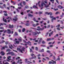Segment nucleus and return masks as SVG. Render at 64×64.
Returning a JSON list of instances; mask_svg holds the SVG:
<instances>
[{
	"instance_id": "c85d7f7f",
	"label": "nucleus",
	"mask_w": 64,
	"mask_h": 64,
	"mask_svg": "<svg viewBox=\"0 0 64 64\" xmlns=\"http://www.w3.org/2000/svg\"><path fill=\"white\" fill-rule=\"evenodd\" d=\"M25 28H24L22 30V32H25Z\"/></svg>"
},
{
	"instance_id": "b1692460",
	"label": "nucleus",
	"mask_w": 64,
	"mask_h": 64,
	"mask_svg": "<svg viewBox=\"0 0 64 64\" xmlns=\"http://www.w3.org/2000/svg\"><path fill=\"white\" fill-rule=\"evenodd\" d=\"M18 35V33L17 32H15L14 35V36H17Z\"/></svg>"
},
{
	"instance_id": "bb28decb",
	"label": "nucleus",
	"mask_w": 64,
	"mask_h": 64,
	"mask_svg": "<svg viewBox=\"0 0 64 64\" xmlns=\"http://www.w3.org/2000/svg\"><path fill=\"white\" fill-rule=\"evenodd\" d=\"M26 25L27 26H29L30 25V24L29 23H27L26 24Z\"/></svg>"
},
{
	"instance_id": "412c9836",
	"label": "nucleus",
	"mask_w": 64,
	"mask_h": 64,
	"mask_svg": "<svg viewBox=\"0 0 64 64\" xmlns=\"http://www.w3.org/2000/svg\"><path fill=\"white\" fill-rule=\"evenodd\" d=\"M34 21H35V22H38V20H36L35 19V18H34V20H33Z\"/></svg>"
},
{
	"instance_id": "a19ab883",
	"label": "nucleus",
	"mask_w": 64,
	"mask_h": 64,
	"mask_svg": "<svg viewBox=\"0 0 64 64\" xmlns=\"http://www.w3.org/2000/svg\"><path fill=\"white\" fill-rule=\"evenodd\" d=\"M31 56H34L35 55L34 54H30Z\"/></svg>"
},
{
	"instance_id": "a878e982",
	"label": "nucleus",
	"mask_w": 64,
	"mask_h": 64,
	"mask_svg": "<svg viewBox=\"0 0 64 64\" xmlns=\"http://www.w3.org/2000/svg\"><path fill=\"white\" fill-rule=\"evenodd\" d=\"M33 8H36L37 9H38V7H37V6L34 5L33 6Z\"/></svg>"
},
{
	"instance_id": "6ab92c4d",
	"label": "nucleus",
	"mask_w": 64,
	"mask_h": 64,
	"mask_svg": "<svg viewBox=\"0 0 64 64\" xmlns=\"http://www.w3.org/2000/svg\"><path fill=\"white\" fill-rule=\"evenodd\" d=\"M40 1H39V2H38V4H36V6H37V5L38 4L39 7H40Z\"/></svg>"
},
{
	"instance_id": "dca6fc26",
	"label": "nucleus",
	"mask_w": 64,
	"mask_h": 64,
	"mask_svg": "<svg viewBox=\"0 0 64 64\" xmlns=\"http://www.w3.org/2000/svg\"><path fill=\"white\" fill-rule=\"evenodd\" d=\"M22 60L21 59H20V60H18V63H20L21 64H22V62H20V61H22Z\"/></svg>"
},
{
	"instance_id": "c756f323",
	"label": "nucleus",
	"mask_w": 64,
	"mask_h": 64,
	"mask_svg": "<svg viewBox=\"0 0 64 64\" xmlns=\"http://www.w3.org/2000/svg\"><path fill=\"white\" fill-rule=\"evenodd\" d=\"M6 19H10L12 20L11 18V17H8V18H6Z\"/></svg>"
},
{
	"instance_id": "338daca9",
	"label": "nucleus",
	"mask_w": 64,
	"mask_h": 64,
	"mask_svg": "<svg viewBox=\"0 0 64 64\" xmlns=\"http://www.w3.org/2000/svg\"><path fill=\"white\" fill-rule=\"evenodd\" d=\"M23 4H24V5H25V3H26L25 2H23Z\"/></svg>"
},
{
	"instance_id": "7ed1b4c3",
	"label": "nucleus",
	"mask_w": 64,
	"mask_h": 64,
	"mask_svg": "<svg viewBox=\"0 0 64 64\" xmlns=\"http://www.w3.org/2000/svg\"><path fill=\"white\" fill-rule=\"evenodd\" d=\"M7 55H10L11 54L12 56H13L14 55H15V53H14V52H9L8 54H7Z\"/></svg>"
},
{
	"instance_id": "a18cd8bd",
	"label": "nucleus",
	"mask_w": 64,
	"mask_h": 64,
	"mask_svg": "<svg viewBox=\"0 0 64 64\" xmlns=\"http://www.w3.org/2000/svg\"><path fill=\"white\" fill-rule=\"evenodd\" d=\"M51 2H52V3H53V2H54V0H50Z\"/></svg>"
},
{
	"instance_id": "f3484780",
	"label": "nucleus",
	"mask_w": 64,
	"mask_h": 64,
	"mask_svg": "<svg viewBox=\"0 0 64 64\" xmlns=\"http://www.w3.org/2000/svg\"><path fill=\"white\" fill-rule=\"evenodd\" d=\"M23 41L24 42H25V43H28V44H29V43H31V42H30L29 41H28V42H26V41H25V40H23Z\"/></svg>"
},
{
	"instance_id": "9d476101",
	"label": "nucleus",
	"mask_w": 64,
	"mask_h": 64,
	"mask_svg": "<svg viewBox=\"0 0 64 64\" xmlns=\"http://www.w3.org/2000/svg\"><path fill=\"white\" fill-rule=\"evenodd\" d=\"M6 60H4V61L3 62V63L4 64H9V63H8V62H6Z\"/></svg>"
},
{
	"instance_id": "8fccbe9b",
	"label": "nucleus",
	"mask_w": 64,
	"mask_h": 64,
	"mask_svg": "<svg viewBox=\"0 0 64 64\" xmlns=\"http://www.w3.org/2000/svg\"><path fill=\"white\" fill-rule=\"evenodd\" d=\"M3 49H5V47H2V48H1V50H3Z\"/></svg>"
},
{
	"instance_id": "13d9d810",
	"label": "nucleus",
	"mask_w": 64,
	"mask_h": 64,
	"mask_svg": "<svg viewBox=\"0 0 64 64\" xmlns=\"http://www.w3.org/2000/svg\"><path fill=\"white\" fill-rule=\"evenodd\" d=\"M12 64H16L15 63V62H14L12 63Z\"/></svg>"
},
{
	"instance_id": "f704fd0d",
	"label": "nucleus",
	"mask_w": 64,
	"mask_h": 64,
	"mask_svg": "<svg viewBox=\"0 0 64 64\" xmlns=\"http://www.w3.org/2000/svg\"><path fill=\"white\" fill-rule=\"evenodd\" d=\"M16 42L17 44H19V42L18 41H16Z\"/></svg>"
},
{
	"instance_id": "20e7f679",
	"label": "nucleus",
	"mask_w": 64,
	"mask_h": 64,
	"mask_svg": "<svg viewBox=\"0 0 64 64\" xmlns=\"http://www.w3.org/2000/svg\"><path fill=\"white\" fill-rule=\"evenodd\" d=\"M18 16L17 15H16V16H15L14 18L13 19V20H14V21H17V17Z\"/></svg>"
},
{
	"instance_id": "473e14b6",
	"label": "nucleus",
	"mask_w": 64,
	"mask_h": 64,
	"mask_svg": "<svg viewBox=\"0 0 64 64\" xmlns=\"http://www.w3.org/2000/svg\"><path fill=\"white\" fill-rule=\"evenodd\" d=\"M32 26H34V27H35L36 26V25L35 24H33L32 25Z\"/></svg>"
},
{
	"instance_id": "5701e85b",
	"label": "nucleus",
	"mask_w": 64,
	"mask_h": 64,
	"mask_svg": "<svg viewBox=\"0 0 64 64\" xmlns=\"http://www.w3.org/2000/svg\"><path fill=\"white\" fill-rule=\"evenodd\" d=\"M3 20L5 22H7V20L5 19H4V18H3Z\"/></svg>"
},
{
	"instance_id": "ddd939ff",
	"label": "nucleus",
	"mask_w": 64,
	"mask_h": 64,
	"mask_svg": "<svg viewBox=\"0 0 64 64\" xmlns=\"http://www.w3.org/2000/svg\"><path fill=\"white\" fill-rule=\"evenodd\" d=\"M7 31H8V34H11V30H10V29H8L7 30Z\"/></svg>"
},
{
	"instance_id": "6e6d98bb",
	"label": "nucleus",
	"mask_w": 64,
	"mask_h": 64,
	"mask_svg": "<svg viewBox=\"0 0 64 64\" xmlns=\"http://www.w3.org/2000/svg\"><path fill=\"white\" fill-rule=\"evenodd\" d=\"M63 56V54H62L60 55V56H58V57H60V56Z\"/></svg>"
},
{
	"instance_id": "1a4fd4ad",
	"label": "nucleus",
	"mask_w": 64,
	"mask_h": 64,
	"mask_svg": "<svg viewBox=\"0 0 64 64\" xmlns=\"http://www.w3.org/2000/svg\"><path fill=\"white\" fill-rule=\"evenodd\" d=\"M0 54H2V56L4 55H5V52H4L3 51H2L0 53Z\"/></svg>"
},
{
	"instance_id": "aec40b11",
	"label": "nucleus",
	"mask_w": 64,
	"mask_h": 64,
	"mask_svg": "<svg viewBox=\"0 0 64 64\" xmlns=\"http://www.w3.org/2000/svg\"><path fill=\"white\" fill-rule=\"evenodd\" d=\"M28 16L29 17H33V15H32V14H28Z\"/></svg>"
},
{
	"instance_id": "6e6552de",
	"label": "nucleus",
	"mask_w": 64,
	"mask_h": 64,
	"mask_svg": "<svg viewBox=\"0 0 64 64\" xmlns=\"http://www.w3.org/2000/svg\"><path fill=\"white\" fill-rule=\"evenodd\" d=\"M50 18H52V22H53V20H54H54H56V18L55 17H54L53 16H50Z\"/></svg>"
},
{
	"instance_id": "3c124183",
	"label": "nucleus",
	"mask_w": 64,
	"mask_h": 64,
	"mask_svg": "<svg viewBox=\"0 0 64 64\" xmlns=\"http://www.w3.org/2000/svg\"><path fill=\"white\" fill-rule=\"evenodd\" d=\"M30 52H32V49H31L30 48Z\"/></svg>"
},
{
	"instance_id": "e2e57ef3",
	"label": "nucleus",
	"mask_w": 64,
	"mask_h": 64,
	"mask_svg": "<svg viewBox=\"0 0 64 64\" xmlns=\"http://www.w3.org/2000/svg\"><path fill=\"white\" fill-rule=\"evenodd\" d=\"M36 56H38V57H39V56H41V54H38V55H36Z\"/></svg>"
},
{
	"instance_id": "4be33fe9",
	"label": "nucleus",
	"mask_w": 64,
	"mask_h": 64,
	"mask_svg": "<svg viewBox=\"0 0 64 64\" xmlns=\"http://www.w3.org/2000/svg\"><path fill=\"white\" fill-rule=\"evenodd\" d=\"M32 33L34 34V35H36L37 34V32H36H36H32Z\"/></svg>"
},
{
	"instance_id": "4d7b16f0",
	"label": "nucleus",
	"mask_w": 64,
	"mask_h": 64,
	"mask_svg": "<svg viewBox=\"0 0 64 64\" xmlns=\"http://www.w3.org/2000/svg\"><path fill=\"white\" fill-rule=\"evenodd\" d=\"M4 25V24L0 23V25H1H1Z\"/></svg>"
},
{
	"instance_id": "680f3d73",
	"label": "nucleus",
	"mask_w": 64,
	"mask_h": 64,
	"mask_svg": "<svg viewBox=\"0 0 64 64\" xmlns=\"http://www.w3.org/2000/svg\"><path fill=\"white\" fill-rule=\"evenodd\" d=\"M60 9H62V8H63V6H60Z\"/></svg>"
},
{
	"instance_id": "9b49d317",
	"label": "nucleus",
	"mask_w": 64,
	"mask_h": 64,
	"mask_svg": "<svg viewBox=\"0 0 64 64\" xmlns=\"http://www.w3.org/2000/svg\"><path fill=\"white\" fill-rule=\"evenodd\" d=\"M36 58V56H35L34 57H32L31 58H29V60H30V61H31V59H35V58Z\"/></svg>"
},
{
	"instance_id": "393cba45",
	"label": "nucleus",
	"mask_w": 64,
	"mask_h": 64,
	"mask_svg": "<svg viewBox=\"0 0 64 64\" xmlns=\"http://www.w3.org/2000/svg\"><path fill=\"white\" fill-rule=\"evenodd\" d=\"M10 48V49H12V47H13V46H12V44H11L10 45H9V46Z\"/></svg>"
},
{
	"instance_id": "f257e3e1",
	"label": "nucleus",
	"mask_w": 64,
	"mask_h": 64,
	"mask_svg": "<svg viewBox=\"0 0 64 64\" xmlns=\"http://www.w3.org/2000/svg\"><path fill=\"white\" fill-rule=\"evenodd\" d=\"M25 48L23 47L22 48V50L20 49V48H17V50H18L19 51H20L21 53H23L25 51Z\"/></svg>"
},
{
	"instance_id": "423d86ee",
	"label": "nucleus",
	"mask_w": 64,
	"mask_h": 64,
	"mask_svg": "<svg viewBox=\"0 0 64 64\" xmlns=\"http://www.w3.org/2000/svg\"><path fill=\"white\" fill-rule=\"evenodd\" d=\"M39 39H40V40H39V42H38V44H40L41 43V42L42 41V38H38V40H39Z\"/></svg>"
},
{
	"instance_id": "0e129e2a",
	"label": "nucleus",
	"mask_w": 64,
	"mask_h": 64,
	"mask_svg": "<svg viewBox=\"0 0 64 64\" xmlns=\"http://www.w3.org/2000/svg\"><path fill=\"white\" fill-rule=\"evenodd\" d=\"M54 38H51V40H54Z\"/></svg>"
},
{
	"instance_id": "69168bd1",
	"label": "nucleus",
	"mask_w": 64,
	"mask_h": 64,
	"mask_svg": "<svg viewBox=\"0 0 64 64\" xmlns=\"http://www.w3.org/2000/svg\"><path fill=\"white\" fill-rule=\"evenodd\" d=\"M47 52L48 53H50V51L49 50L47 51Z\"/></svg>"
},
{
	"instance_id": "f03ea898",
	"label": "nucleus",
	"mask_w": 64,
	"mask_h": 64,
	"mask_svg": "<svg viewBox=\"0 0 64 64\" xmlns=\"http://www.w3.org/2000/svg\"><path fill=\"white\" fill-rule=\"evenodd\" d=\"M44 5L46 8H47V7L49 6V5H48L46 6L45 4L42 2L41 4V6L42 7H43Z\"/></svg>"
},
{
	"instance_id": "2eb2a0df",
	"label": "nucleus",
	"mask_w": 64,
	"mask_h": 64,
	"mask_svg": "<svg viewBox=\"0 0 64 64\" xmlns=\"http://www.w3.org/2000/svg\"><path fill=\"white\" fill-rule=\"evenodd\" d=\"M9 26H10L9 28H13L14 27V26L13 24L12 25V26L10 24H9Z\"/></svg>"
},
{
	"instance_id": "c9c22d12",
	"label": "nucleus",
	"mask_w": 64,
	"mask_h": 64,
	"mask_svg": "<svg viewBox=\"0 0 64 64\" xmlns=\"http://www.w3.org/2000/svg\"><path fill=\"white\" fill-rule=\"evenodd\" d=\"M5 42L4 40H2V42H0V44H1L2 43H3L4 42Z\"/></svg>"
},
{
	"instance_id": "0eeeda50",
	"label": "nucleus",
	"mask_w": 64,
	"mask_h": 64,
	"mask_svg": "<svg viewBox=\"0 0 64 64\" xmlns=\"http://www.w3.org/2000/svg\"><path fill=\"white\" fill-rule=\"evenodd\" d=\"M8 59H7L6 60L7 61H9V60H11V58H11V56H8Z\"/></svg>"
},
{
	"instance_id": "774afa93",
	"label": "nucleus",
	"mask_w": 64,
	"mask_h": 64,
	"mask_svg": "<svg viewBox=\"0 0 64 64\" xmlns=\"http://www.w3.org/2000/svg\"><path fill=\"white\" fill-rule=\"evenodd\" d=\"M18 31L19 32H21V30L19 29L18 30Z\"/></svg>"
},
{
	"instance_id": "ea45409f",
	"label": "nucleus",
	"mask_w": 64,
	"mask_h": 64,
	"mask_svg": "<svg viewBox=\"0 0 64 64\" xmlns=\"http://www.w3.org/2000/svg\"><path fill=\"white\" fill-rule=\"evenodd\" d=\"M59 13H60V12H57L56 13V14H59Z\"/></svg>"
},
{
	"instance_id": "49530a36",
	"label": "nucleus",
	"mask_w": 64,
	"mask_h": 64,
	"mask_svg": "<svg viewBox=\"0 0 64 64\" xmlns=\"http://www.w3.org/2000/svg\"><path fill=\"white\" fill-rule=\"evenodd\" d=\"M53 32H54L53 31H52V32H51L50 33V34L51 35H52Z\"/></svg>"
},
{
	"instance_id": "bf43d9fd",
	"label": "nucleus",
	"mask_w": 64,
	"mask_h": 64,
	"mask_svg": "<svg viewBox=\"0 0 64 64\" xmlns=\"http://www.w3.org/2000/svg\"><path fill=\"white\" fill-rule=\"evenodd\" d=\"M57 29H58V30L59 31H60V29L59 28H57Z\"/></svg>"
},
{
	"instance_id": "2f4dec72",
	"label": "nucleus",
	"mask_w": 64,
	"mask_h": 64,
	"mask_svg": "<svg viewBox=\"0 0 64 64\" xmlns=\"http://www.w3.org/2000/svg\"><path fill=\"white\" fill-rule=\"evenodd\" d=\"M44 49H42L41 51H40L39 50V52H44Z\"/></svg>"
},
{
	"instance_id": "864d4df0",
	"label": "nucleus",
	"mask_w": 64,
	"mask_h": 64,
	"mask_svg": "<svg viewBox=\"0 0 64 64\" xmlns=\"http://www.w3.org/2000/svg\"><path fill=\"white\" fill-rule=\"evenodd\" d=\"M29 7H28V6H26V8H28Z\"/></svg>"
},
{
	"instance_id": "7c9ffc66",
	"label": "nucleus",
	"mask_w": 64,
	"mask_h": 64,
	"mask_svg": "<svg viewBox=\"0 0 64 64\" xmlns=\"http://www.w3.org/2000/svg\"><path fill=\"white\" fill-rule=\"evenodd\" d=\"M22 2H21L20 4V5L21 6V7H23V6L22 5Z\"/></svg>"
},
{
	"instance_id": "052dcab7",
	"label": "nucleus",
	"mask_w": 64,
	"mask_h": 64,
	"mask_svg": "<svg viewBox=\"0 0 64 64\" xmlns=\"http://www.w3.org/2000/svg\"><path fill=\"white\" fill-rule=\"evenodd\" d=\"M16 10L17 11V12H19V10H18V9H16Z\"/></svg>"
},
{
	"instance_id": "72a5a7b5",
	"label": "nucleus",
	"mask_w": 64,
	"mask_h": 64,
	"mask_svg": "<svg viewBox=\"0 0 64 64\" xmlns=\"http://www.w3.org/2000/svg\"><path fill=\"white\" fill-rule=\"evenodd\" d=\"M11 50H10V49H8L7 50H6V52H8V51H10Z\"/></svg>"
},
{
	"instance_id": "58836bf2",
	"label": "nucleus",
	"mask_w": 64,
	"mask_h": 64,
	"mask_svg": "<svg viewBox=\"0 0 64 64\" xmlns=\"http://www.w3.org/2000/svg\"><path fill=\"white\" fill-rule=\"evenodd\" d=\"M38 48H37V47H36V51H38Z\"/></svg>"
},
{
	"instance_id": "cd10ccee",
	"label": "nucleus",
	"mask_w": 64,
	"mask_h": 64,
	"mask_svg": "<svg viewBox=\"0 0 64 64\" xmlns=\"http://www.w3.org/2000/svg\"><path fill=\"white\" fill-rule=\"evenodd\" d=\"M22 38H19L18 39V40L20 41H22Z\"/></svg>"
},
{
	"instance_id": "4c0bfd02",
	"label": "nucleus",
	"mask_w": 64,
	"mask_h": 64,
	"mask_svg": "<svg viewBox=\"0 0 64 64\" xmlns=\"http://www.w3.org/2000/svg\"><path fill=\"white\" fill-rule=\"evenodd\" d=\"M50 40H51V38H50L47 39V41H50Z\"/></svg>"
},
{
	"instance_id": "4468645a",
	"label": "nucleus",
	"mask_w": 64,
	"mask_h": 64,
	"mask_svg": "<svg viewBox=\"0 0 64 64\" xmlns=\"http://www.w3.org/2000/svg\"><path fill=\"white\" fill-rule=\"evenodd\" d=\"M46 14H48V15H49V14H50V15H52V12H49L48 13L46 12Z\"/></svg>"
},
{
	"instance_id": "c03bdc74",
	"label": "nucleus",
	"mask_w": 64,
	"mask_h": 64,
	"mask_svg": "<svg viewBox=\"0 0 64 64\" xmlns=\"http://www.w3.org/2000/svg\"><path fill=\"white\" fill-rule=\"evenodd\" d=\"M42 12H39V14H42Z\"/></svg>"
},
{
	"instance_id": "de8ad7c7",
	"label": "nucleus",
	"mask_w": 64,
	"mask_h": 64,
	"mask_svg": "<svg viewBox=\"0 0 64 64\" xmlns=\"http://www.w3.org/2000/svg\"><path fill=\"white\" fill-rule=\"evenodd\" d=\"M60 24H58V25H57L56 26V27H59L60 26Z\"/></svg>"
},
{
	"instance_id": "f8f14e48",
	"label": "nucleus",
	"mask_w": 64,
	"mask_h": 64,
	"mask_svg": "<svg viewBox=\"0 0 64 64\" xmlns=\"http://www.w3.org/2000/svg\"><path fill=\"white\" fill-rule=\"evenodd\" d=\"M3 12H4V13H5H5L4 14V15H5V16H7V15H8V14H7V13H6V12H7V11H3Z\"/></svg>"
},
{
	"instance_id": "37998d69",
	"label": "nucleus",
	"mask_w": 64,
	"mask_h": 64,
	"mask_svg": "<svg viewBox=\"0 0 64 64\" xmlns=\"http://www.w3.org/2000/svg\"><path fill=\"white\" fill-rule=\"evenodd\" d=\"M58 10V8L54 9V10L55 11H57V10Z\"/></svg>"
},
{
	"instance_id": "a211bd4d",
	"label": "nucleus",
	"mask_w": 64,
	"mask_h": 64,
	"mask_svg": "<svg viewBox=\"0 0 64 64\" xmlns=\"http://www.w3.org/2000/svg\"><path fill=\"white\" fill-rule=\"evenodd\" d=\"M38 29H37V30H42V28H40V26H38Z\"/></svg>"
},
{
	"instance_id": "39448f33",
	"label": "nucleus",
	"mask_w": 64,
	"mask_h": 64,
	"mask_svg": "<svg viewBox=\"0 0 64 64\" xmlns=\"http://www.w3.org/2000/svg\"><path fill=\"white\" fill-rule=\"evenodd\" d=\"M49 64H51V63H53V64H56V61H54L53 60H52V62L50 61L49 62Z\"/></svg>"
},
{
	"instance_id": "603ef678",
	"label": "nucleus",
	"mask_w": 64,
	"mask_h": 64,
	"mask_svg": "<svg viewBox=\"0 0 64 64\" xmlns=\"http://www.w3.org/2000/svg\"><path fill=\"white\" fill-rule=\"evenodd\" d=\"M47 0H46V1H44V3H47V2H48L47 1H47Z\"/></svg>"
},
{
	"instance_id": "5fc2aeb1",
	"label": "nucleus",
	"mask_w": 64,
	"mask_h": 64,
	"mask_svg": "<svg viewBox=\"0 0 64 64\" xmlns=\"http://www.w3.org/2000/svg\"><path fill=\"white\" fill-rule=\"evenodd\" d=\"M50 47H53V45H50Z\"/></svg>"
},
{
	"instance_id": "79ce46f5",
	"label": "nucleus",
	"mask_w": 64,
	"mask_h": 64,
	"mask_svg": "<svg viewBox=\"0 0 64 64\" xmlns=\"http://www.w3.org/2000/svg\"><path fill=\"white\" fill-rule=\"evenodd\" d=\"M3 30H1L0 31V35H1V32H3Z\"/></svg>"
},
{
	"instance_id": "09e8293b",
	"label": "nucleus",
	"mask_w": 64,
	"mask_h": 64,
	"mask_svg": "<svg viewBox=\"0 0 64 64\" xmlns=\"http://www.w3.org/2000/svg\"><path fill=\"white\" fill-rule=\"evenodd\" d=\"M20 58L19 57H18L17 58H16V59H20Z\"/></svg>"
},
{
	"instance_id": "e433bc0d",
	"label": "nucleus",
	"mask_w": 64,
	"mask_h": 64,
	"mask_svg": "<svg viewBox=\"0 0 64 64\" xmlns=\"http://www.w3.org/2000/svg\"><path fill=\"white\" fill-rule=\"evenodd\" d=\"M42 44H45V42H44V41L43 40L42 41Z\"/></svg>"
}]
</instances>
